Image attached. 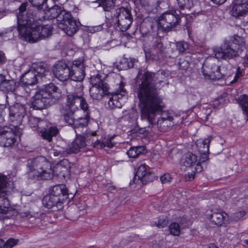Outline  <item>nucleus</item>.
<instances>
[{"label": "nucleus", "mask_w": 248, "mask_h": 248, "mask_svg": "<svg viewBox=\"0 0 248 248\" xmlns=\"http://www.w3.org/2000/svg\"><path fill=\"white\" fill-rule=\"evenodd\" d=\"M160 77L161 79L165 78L162 71L160 74L144 72L139 85L137 94L140 100L141 119L147 121L152 127L165 132L173 125L174 122L173 117L165 113L162 114L156 122H154L156 114L162 111L164 108L162 99L155 88V84L162 81L159 79Z\"/></svg>", "instance_id": "f257e3e1"}, {"label": "nucleus", "mask_w": 248, "mask_h": 248, "mask_svg": "<svg viewBox=\"0 0 248 248\" xmlns=\"http://www.w3.org/2000/svg\"><path fill=\"white\" fill-rule=\"evenodd\" d=\"M67 163V160H63L52 169L50 162L44 157L29 159L27 174L29 179L34 180L50 179L53 175L65 177L68 174V169L63 165Z\"/></svg>", "instance_id": "f03ea898"}, {"label": "nucleus", "mask_w": 248, "mask_h": 248, "mask_svg": "<svg viewBox=\"0 0 248 248\" xmlns=\"http://www.w3.org/2000/svg\"><path fill=\"white\" fill-rule=\"evenodd\" d=\"M246 48L245 39L235 35L228 40H224L220 46L213 48V54L217 59H232L239 56Z\"/></svg>", "instance_id": "7ed1b4c3"}, {"label": "nucleus", "mask_w": 248, "mask_h": 248, "mask_svg": "<svg viewBox=\"0 0 248 248\" xmlns=\"http://www.w3.org/2000/svg\"><path fill=\"white\" fill-rule=\"evenodd\" d=\"M61 90L53 83L45 85L36 93L31 105L35 109L41 110L57 102L61 97Z\"/></svg>", "instance_id": "20e7f679"}, {"label": "nucleus", "mask_w": 248, "mask_h": 248, "mask_svg": "<svg viewBox=\"0 0 248 248\" xmlns=\"http://www.w3.org/2000/svg\"><path fill=\"white\" fill-rule=\"evenodd\" d=\"M43 14V10L30 9L26 13L17 14V31L20 39L23 40L28 33L31 31L32 28L41 19V15Z\"/></svg>", "instance_id": "39448f33"}, {"label": "nucleus", "mask_w": 248, "mask_h": 248, "mask_svg": "<svg viewBox=\"0 0 248 248\" xmlns=\"http://www.w3.org/2000/svg\"><path fill=\"white\" fill-rule=\"evenodd\" d=\"M14 182L8 180L6 176L0 174V219L9 218L12 215V208L10 206L6 196L13 191Z\"/></svg>", "instance_id": "423d86ee"}, {"label": "nucleus", "mask_w": 248, "mask_h": 248, "mask_svg": "<svg viewBox=\"0 0 248 248\" xmlns=\"http://www.w3.org/2000/svg\"><path fill=\"white\" fill-rule=\"evenodd\" d=\"M106 18L108 27L113 26L118 28L121 31H127L133 22L130 10L124 7L116 9L113 15H109L108 13L106 14Z\"/></svg>", "instance_id": "0eeeda50"}, {"label": "nucleus", "mask_w": 248, "mask_h": 248, "mask_svg": "<svg viewBox=\"0 0 248 248\" xmlns=\"http://www.w3.org/2000/svg\"><path fill=\"white\" fill-rule=\"evenodd\" d=\"M88 105L85 99L79 93H70L66 96L65 105L61 109V113L63 118L68 119L69 115H74L77 111H86Z\"/></svg>", "instance_id": "6e6552de"}, {"label": "nucleus", "mask_w": 248, "mask_h": 248, "mask_svg": "<svg viewBox=\"0 0 248 248\" xmlns=\"http://www.w3.org/2000/svg\"><path fill=\"white\" fill-rule=\"evenodd\" d=\"M67 198L68 192L65 186L59 185L50 188L49 193L44 197L42 202L46 207L51 208L56 206L58 210H61L64 201Z\"/></svg>", "instance_id": "1a4fd4ad"}, {"label": "nucleus", "mask_w": 248, "mask_h": 248, "mask_svg": "<svg viewBox=\"0 0 248 248\" xmlns=\"http://www.w3.org/2000/svg\"><path fill=\"white\" fill-rule=\"evenodd\" d=\"M203 75L206 79L219 80L229 78L228 71L225 66H218L213 62H206L203 66Z\"/></svg>", "instance_id": "9d476101"}, {"label": "nucleus", "mask_w": 248, "mask_h": 248, "mask_svg": "<svg viewBox=\"0 0 248 248\" xmlns=\"http://www.w3.org/2000/svg\"><path fill=\"white\" fill-rule=\"evenodd\" d=\"M53 28L51 24L43 25L37 22L33 26L31 31L28 33L23 41L33 43L46 39L51 35Z\"/></svg>", "instance_id": "9b49d317"}, {"label": "nucleus", "mask_w": 248, "mask_h": 248, "mask_svg": "<svg viewBox=\"0 0 248 248\" xmlns=\"http://www.w3.org/2000/svg\"><path fill=\"white\" fill-rule=\"evenodd\" d=\"M181 18L176 11H167L160 16L157 26L159 30L164 32L169 31L178 26Z\"/></svg>", "instance_id": "f8f14e48"}, {"label": "nucleus", "mask_w": 248, "mask_h": 248, "mask_svg": "<svg viewBox=\"0 0 248 248\" xmlns=\"http://www.w3.org/2000/svg\"><path fill=\"white\" fill-rule=\"evenodd\" d=\"M9 110V121L11 124L16 129L22 123L26 114L25 108L23 105L17 103L10 107Z\"/></svg>", "instance_id": "ddd939ff"}, {"label": "nucleus", "mask_w": 248, "mask_h": 248, "mask_svg": "<svg viewBox=\"0 0 248 248\" xmlns=\"http://www.w3.org/2000/svg\"><path fill=\"white\" fill-rule=\"evenodd\" d=\"M16 130L14 128L4 126L0 127V146L9 147L13 146L16 142Z\"/></svg>", "instance_id": "4468645a"}, {"label": "nucleus", "mask_w": 248, "mask_h": 248, "mask_svg": "<svg viewBox=\"0 0 248 248\" xmlns=\"http://www.w3.org/2000/svg\"><path fill=\"white\" fill-rule=\"evenodd\" d=\"M95 135L93 133L92 135L88 136L81 135L79 134L77 135V137L75 140L69 145L68 147L65 150L67 154H76L83 149L86 146L91 143L90 141V139L89 137L93 136Z\"/></svg>", "instance_id": "2eb2a0df"}, {"label": "nucleus", "mask_w": 248, "mask_h": 248, "mask_svg": "<svg viewBox=\"0 0 248 248\" xmlns=\"http://www.w3.org/2000/svg\"><path fill=\"white\" fill-rule=\"evenodd\" d=\"M126 90L124 89V84L121 82L119 88L109 97L107 107L109 109L121 108L123 104L122 97L126 96Z\"/></svg>", "instance_id": "dca6fc26"}, {"label": "nucleus", "mask_w": 248, "mask_h": 248, "mask_svg": "<svg viewBox=\"0 0 248 248\" xmlns=\"http://www.w3.org/2000/svg\"><path fill=\"white\" fill-rule=\"evenodd\" d=\"M83 111L84 113V117H78L77 119H75L74 115H71L69 116L68 119L63 118L66 123L74 127L77 135L78 134V133L81 131L80 129L85 128L88 124L89 118V109L88 108L87 110Z\"/></svg>", "instance_id": "f3484780"}, {"label": "nucleus", "mask_w": 248, "mask_h": 248, "mask_svg": "<svg viewBox=\"0 0 248 248\" xmlns=\"http://www.w3.org/2000/svg\"><path fill=\"white\" fill-rule=\"evenodd\" d=\"M52 71L55 77L61 81H66L70 78V68L64 61L58 62L54 65Z\"/></svg>", "instance_id": "a211bd4d"}, {"label": "nucleus", "mask_w": 248, "mask_h": 248, "mask_svg": "<svg viewBox=\"0 0 248 248\" xmlns=\"http://www.w3.org/2000/svg\"><path fill=\"white\" fill-rule=\"evenodd\" d=\"M70 68V78L75 81H82L85 76V67L82 60H78L73 62Z\"/></svg>", "instance_id": "6ab92c4d"}, {"label": "nucleus", "mask_w": 248, "mask_h": 248, "mask_svg": "<svg viewBox=\"0 0 248 248\" xmlns=\"http://www.w3.org/2000/svg\"><path fill=\"white\" fill-rule=\"evenodd\" d=\"M109 86H92L90 89L91 97L93 99L100 100L109 93Z\"/></svg>", "instance_id": "aec40b11"}, {"label": "nucleus", "mask_w": 248, "mask_h": 248, "mask_svg": "<svg viewBox=\"0 0 248 248\" xmlns=\"http://www.w3.org/2000/svg\"><path fill=\"white\" fill-rule=\"evenodd\" d=\"M227 214L220 210H213L212 213L208 216V218L213 224L221 226L224 223L225 219Z\"/></svg>", "instance_id": "412c9836"}, {"label": "nucleus", "mask_w": 248, "mask_h": 248, "mask_svg": "<svg viewBox=\"0 0 248 248\" xmlns=\"http://www.w3.org/2000/svg\"><path fill=\"white\" fill-rule=\"evenodd\" d=\"M212 139V137L210 136L203 140H199L197 141V146L198 148L199 152L205 156V157H202V162L208 159L206 154L209 152V145Z\"/></svg>", "instance_id": "4be33fe9"}, {"label": "nucleus", "mask_w": 248, "mask_h": 248, "mask_svg": "<svg viewBox=\"0 0 248 248\" xmlns=\"http://www.w3.org/2000/svg\"><path fill=\"white\" fill-rule=\"evenodd\" d=\"M37 75L32 70H29L21 77L20 82L22 85L28 86L35 84L37 82Z\"/></svg>", "instance_id": "5701e85b"}, {"label": "nucleus", "mask_w": 248, "mask_h": 248, "mask_svg": "<svg viewBox=\"0 0 248 248\" xmlns=\"http://www.w3.org/2000/svg\"><path fill=\"white\" fill-rule=\"evenodd\" d=\"M73 20L74 19L70 12L63 10L58 17L57 20L58 26L60 29H63L65 27V24Z\"/></svg>", "instance_id": "b1692460"}, {"label": "nucleus", "mask_w": 248, "mask_h": 248, "mask_svg": "<svg viewBox=\"0 0 248 248\" xmlns=\"http://www.w3.org/2000/svg\"><path fill=\"white\" fill-rule=\"evenodd\" d=\"M16 87V83L13 79H4L0 83V90L4 93L13 92Z\"/></svg>", "instance_id": "393cba45"}, {"label": "nucleus", "mask_w": 248, "mask_h": 248, "mask_svg": "<svg viewBox=\"0 0 248 248\" xmlns=\"http://www.w3.org/2000/svg\"><path fill=\"white\" fill-rule=\"evenodd\" d=\"M197 162V156L190 152L186 154L181 160L183 165L187 168L193 166Z\"/></svg>", "instance_id": "a878e982"}, {"label": "nucleus", "mask_w": 248, "mask_h": 248, "mask_svg": "<svg viewBox=\"0 0 248 248\" xmlns=\"http://www.w3.org/2000/svg\"><path fill=\"white\" fill-rule=\"evenodd\" d=\"M248 12V6L233 4L231 11V15L236 17H239L244 16Z\"/></svg>", "instance_id": "bb28decb"}, {"label": "nucleus", "mask_w": 248, "mask_h": 248, "mask_svg": "<svg viewBox=\"0 0 248 248\" xmlns=\"http://www.w3.org/2000/svg\"><path fill=\"white\" fill-rule=\"evenodd\" d=\"M65 28L61 29L63 30L68 35L72 36L78 31V28L76 21L74 19L65 24Z\"/></svg>", "instance_id": "cd10ccee"}, {"label": "nucleus", "mask_w": 248, "mask_h": 248, "mask_svg": "<svg viewBox=\"0 0 248 248\" xmlns=\"http://www.w3.org/2000/svg\"><path fill=\"white\" fill-rule=\"evenodd\" d=\"M99 5L101 6L105 12H110L113 15L115 6L114 0H98Z\"/></svg>", "instance_id": "c85d7f7f"}, {"label": "nucleus", "mask_w": 248, "mask_h": 248, "mask_svg": "<svg viewBox=\"0 0 248 248\" xmlns=\"http://www.w3.org/2000/svg\"><path fill=\"white\" fill-rule=\"evenodd\" d=\"M153 41L150 53L153 55H158L161 53L164 49L162 43L159 41L157 38H154Z\"/></svg>", "instance_id": "c756f323"}, {"label": "nucleus", "mask_w": 248, "mask_h": 248, "mask_svg": "<svg viewBox=\"0 0 248 248\" xmlns=\"http://www.w3.org/2000/svg\"><path fill=\"white\" fill-rule=\"evenodd\" d=\"M58 133V130L56 127H50L41 132L42 137L49 142L51 141L52 137L56 136Z\"/></svg>", "instance_id": "7c9ffc66"}, {"label": "nucleus", "mask_w": 248, "mask_h": 248, "mask_svg": "<svg viewBox=\"0 0 248 248\" xmlns=\"http://www.w3.org/2000/svg\"><path fill=\"white\" fill-rule=\"evenodd\" d=\"M144 150L145 148L143 146L132 147L127 151L126 154L129 157L136 158L140 154L143 153Z\"/></svg>", "instance_id": "2f4dec72"}, {"label": "nucleus", "mask_w": 248, "mask_h": 248, "mask_svg": "<svg viewBox=\"0 0 248 248\" xmlns=\"http://www.w3.org/2000/svg\"><path fill=\"white\" fill-rule=\"evenodd\" d=\"M63 10H62L61 8L57 6L54 5L51 8H50L46 13V14L50 19L56 18L58 19V17L59 16L61 12Z\"/></svg>", "instance_id": "473e14b6"}, {"label": "nucleus", "mask_w": 248, "mask_h": 248, "mask_svg": "<svg viewBox=\"0 0 248 248\" xmlns=\"http://www.w3.org/2000/svg\"><path fill=\"white\" fill-rule=\"evenodd\" d=\"M157 1V0H140L141 5L148 11L156 8Z\"/></svg>", "instance_id": "72a5a7b5"}, {"label": "nucleus", "mask_w": 248, "mask_h": 248, "mask_svg": "<svg viewBox=\"0 0 248 248\" xmlns=\"http://www.w3.org/2000/svg\"><path fill=\"white\" fill-rule=\"evenodd\" d=\"M180 10H189L193 6V0H176Z\"/></svg>", "instance_id": "f704fd0d"}, {"label": "nucleus", "mask_w": 248, "mask_h": 248, "mask_svg": "<svg viewBox=\"0 0 248 248\" xmlns=\"http://www.w3.org/2000/svg\"><path fill=\"white\" fill-rule=\"evenodd\" d=\"M240 105L242 108L243 114L245 119L248 121V96L244 95L240 101Z\"/></svg>", "instance_id": "c9c22d12"}, {"label": "nucleus", "mask_w": 248, "mask_h": 248, "mask_svg": "<svg viewBox=\"0 0 248 248\" xmlns=\"http://www.w3.org/2000/svg\"><path fill=\"white\" fill-rule=\"evenodd\" d=\"M90 83L92 86H101L108 85V84L101 78L99 75L93 76L90 78Z\"/></svg>", "instance_id": "e433bc0d"}, {"label": "nucleus", "mask_w": 248, "mask_h": 248, "mask_svg": "<svg viewBox=\"0 0 248 248\" xmlns=\"http://www.w3.org/2000/svg\"><path fill=\"white\" fill-rule=\"evenodd\" d=\"M43 122L42 120H40L37 117L30 116L29 118V124L31 127L34 128V130L40 128L41 127V124Z\"/></svg>", "instance_id": "4c0bfd02"}, {"label": "nucleus", "mask_w": 248, "mask_h": 248, "mask_svg": "<svg viewBox=\"0 0 248 248\" xmlns=\"http://www.w3.org/2000/svg\"><path fill=\"white\" fill-rule=\"evenodd\" d=\"M146 166L145 164L140 165L137 171L136 176L138 177V179L141 181L143 177L145 176L147 172Z\"/></svg>", "instance_id": "58836bf2"}, {"label": "nucleus", "mask_w": 248, "mask_h": 248, "mask_svg": "<svg viewBox=\"0 0 248 248\" xmlns=\"http://www.w3.org/2000/svg\"><path fill=\"white\" fill-rule=\"evenodd\" d=\"M169 230L171 234L178 236L180 233V228L179 224L172 223L169 226Z\"/></svg>", "instance_id": "ea45409f"}, {"label": "nucleus", "mask_w": 248, "mask_h": 248, "mask_svg": "<svg viewBox=\"0 0 248 248\" xmlns=\"http://www.w3.org/2000/svg\"><path fill=\"white\" fill-rule=\"evenodd\" d=\"M115 136V135H113L112 136H108L106 138H105L103 140L104 147H113L114 146V145L117 143V142L113 141V140Z\"/></svg>", "instance_id": "a19ab883"}, {"label": "nucleus", "mask_w": 248, "mask_h": 248, "mask_svg": "<svg viewBox=\"0 0 248 248\" xmlns=\"http://www.w3.org/2000/svg\"><path fill=\"white\" fill-rule=\"evenodd\" d=\"M29 1L33 7L32 9L43 10L42 9V6L46 2V0H29Z\"/></svg>", "instance_id": "79ce46f5"}, {"label": "nucleus", "mask_w": 248, "mask_h": 248, "mask_svg": "<svg viewBox=\"0 0 248 248\" xmlns=\"http://www.w3.org/2000/svg\"><path fill=\"white\" fill-rule=\"evenodd\" d=\"M33 71L36 72L37 76L41 77L46 76L48 72V71L47 70V69L45 68L42 65L37 66Z\"/></svg>", "instance_id": "37998d69"}, {"label": "nucleus", "mask_w": 248, "mask_h": 248, "mask_svg": "<svg viewBox=\"0 0 248 248\" xmlns=\"http://www.w3.org/2000/svg\"><path fill=\"white\" fill-rule=\"evenodd\" d=\"M132 62H129L127 59H123L120 63V67L121 69H127L133 67Z\"/></svg>", "instance_id": "c03bdc74"}, {"label": "nucleus", "mask_w": 248, "mask_h": 248, "mask_svg": "<svg viewBox=\"0 0 248 248\" xmlns=\"http://www.w3.org/2000/svg\"><path fill=\"white\" fill-rule=\"evenodd\" d=\"M246 215V212L244 211L236 212L231 217V220L233 221L237 222L240 220Z\"/></svg>", "instance_id": "a18cd8bd"}, {"label": "nucleus", "mask_w": 248, "mask_h": 248, "mask_svg": "<svg viewBox=\"0 0 248 248\" xmlns=\"http://www.w3.org/2000/svg\"><path fill=\"white\" fill-rule=\"evenodd\" d=\"M155 178V175L153 172L148 171L146 173L143 179L141 180L142 183H147L152 182Z\"/></svg>", "instance_id": "49530a36"}, {"label": "nucleus", "mask_w": 248, "mask_h": 248, "mask_svg": "<svg viewBox=\"0 0 248 248\" xmlns=\"http://www.w3.org/2000/svg\"><path fill=\"white\" fill-rule=\"evenodd\" d=\"M177 49L180 53L184 52L188 48V45L186 43L181 41L176 43Z\"/></svg>", "instance_id": "de8ad7c7"}, {"label": "nucleus", "mask_w": 248, "mask_h": 248, "mask_svg": "<svg viewBox=\"0 0 248 248\" xmlns=\"http://www.w3.org/2000/svg\"><path fill=\"white\" fill-rule=\"evenodd\" d=\"M18 242V240L13 238H10L5 242L4 247L5 248H12L14 246L16 245Z\"/></svg>", "instance_id": "09e8293b"}, {"label": "nucleus", "mask_w": 248, "mask_h": 248, "mask_svg": "<svg viewBox=\"0 0 248 248\" xmlns=\"http://www.w3.org/2000/svg\"><path fill=\"white\" fill-rule=\"evenodd\" d=\"M243 76V71L240 69L239 67L237 68V70L235 76L234 77V78L233 80L230 81V83H234L237 81L238 78L241 77Z\"/></svg>", "instance_id": "8fccbe9b"}, {"label": "nucleus", "mask_w": 248, "mask_h": 248, "mask_svg": "<svg viewBox=\"0 0 248 248\" xmlns=\"http://www.w3.org/2000/svg\"><path fill=\"white\" fill-rule=\"evenodd\" d=\"M171 177L169 173H165L162 175L160 180L162 184L167 183L171 181Z\"/></svg>", "instance_id": "3c124183"}, {"label": "nucleus", "mask_w": 248, "mask_h": 248, "mask_svg": "<svg viewBox=\"0 0 248 248\" xmlns=\"http://www.w3.org/2000/svg\"><path fill=\"white\" fill-rule=\"evenodd\" d=\"M233 4H237L238 5H243L248 6V0H233Z\"/></svg>", "instance_id": "603ef678"}, {"label": "nucleus", "mask_w": 248, "mask_h": 248, "mask_svg": "<svg viewBox=\"0 0 248 248\" xmlns=\"http://www.w3.org/2000/svg\"><path fill=\"white\" fill-rule=\"evenodd\" d=\"M27 5H28V4L27 2H24V3H23L22 4H21V5L19 7V13H17V14L26 13V12H27L26 11V10Z\"/></svg>", "instance_id": "864d4df0"}, {"label": "nucleus", "mask_w": 248, "mask_h": 248, "mask_svg": "<svg viewBox=\"0 0 248 248\" xmlns=\"http://www.w3.org/2000/svg\"><path fill=\"white\" fill-rule=\"evenodd\" d=\"M189 66V63L186 61H183L179 62V67L182 69H186Z\"/></svg>", "instance_id": "5fc2aeb1"}, {"label": "nucleus", "mask_w": 248, "mask_h": 248, "mask_svg": "<svg viewBox=\"0 0 248 248\" xmlns=\"http://www.w3.org/2000/svg\"><path fill=\"white\" fill-rule=\"evenodd\" d=\"M93 146L94 148H96L98 149H101L104 147L103 141L102 140V142H101L99 140H97L95 142L93 143Z\"/></svg>", "instance_id": "6e6d98bb"}, {"label": "nucleus", "mask_w": 248, "mask_h": 248, "mask_svg": "<svg viewBox=\"0 0 248 248\" xmlns=\"http://www.w3.org/2000/svg\"><path fill=\"white\" fill-rule=\"evenodd\" d=\"M6 58L4 53L0 50V64H3L5 62Z\"/></svg>", "instance_id": "4d7b16f0"}, {"label": "nucleus", "mask_w": 248, "mask_h": 248, "mask_svg": "<svg viewBox=\"0 0 248 248\" xmlns=\"http://www.w3.org/2000/svg\"><path fill=\"white\" fill-rule=\"evenodd\" d=\"M196 166L195 167V171L197 172H201L202 170V168L200 162H196Z\"/></svg>", "instance_id": "13d9d810"}, {"label": "nucleus", "mask_w": 248, "mask_h": 248, "mask_svg": "<svg viewBox=\"0 0 248 248\" xmlns=\"http://www.w3.org/2000/svg\"><path fill=\"white\" fill-rule=\"evenodd\" d=\"M167 223L165 220L161 221V219L158 220V223L157 226L159 228H163L166 226Z\"/></svg>", "instance_id": "bf43d9fd"}, {"label": "nucleus", "mask_w": 248, "mask_h": 248, "mask_svg": "<svg viewBox=\"0 0 248 248\" xmlns=\"http://www.w3.org/2000/svg\"><path fill=\"white\" fill-rule=\"evenodd\" d=\"M21 216L23 217H27L28 218H30L31 217L30 212H23L21 214Z\"/></svg>", "instance_id": "052dcab7"}, {"label": "nucleus", "mask_w": 248, "mask_h": 248, "mask_svg": "<svg viewBox=\"0 0 248 248\" xmlns=\"http://www.w3.org/2000/svg\"><path fill=\"white\" fill-rule=\"evenodd\" d=\"M226 0H211L212 2L217 4H222L224 3Z\"/></svg>", "instance_id": "680f3d73"}, {"label": "nucleus", "mask_w": 248, "mask_h": 248, "mask_svg": "<svg viewBox=\"0 0 248 248\" xmlns=\"http://www.w3.org/2000/svg\"><path fill=\"white\" fill-rule=\"evenodd\" d=\"M5 16V12L3 10H0V19Z\"/></svg>", "instance_id": "e2e57ef3"}, {"label": "nucleus", "mask_w": 248, "mask_h": 248, "mask_svg": "<svg viewBox=\"0 0 248 248\" xmlns=\"http://www.w3.org/2000/svg\"><path fill=\"white\" fill-rule=\"evenodd\" d=\"M4 245H5V241H3L2 239H0V248L4 247Z\"/></svg>", "instance_id": "0e129e2a"}, {"label": "nucleus", "mask_w": 248, "mask_h": 248, "mask_svg": "<svg viewBox=\"0 0 248 248\" xmlns=\"http://www.w3.org/2000/svg\"><path fill=\"white\" fill-rule=\"evenodd\" d=\"M208 248H218V247L214 244H210L208 246Z\"/></svg>", "instance_id": "69168bd1"}, {"label": "nucleus", "mask_w": 248, "mask_h": 248, "mask_svg": "<svg viewBox=\"0 0 248 248\" xmlns=\"http://www.w3.org/2000/svg\"><path fill=\"white\" fill-rule=\"evenodd\" d=\"M53 154L55 156H58L61 154V153L59 151L54 150Z\"/></svg>", "instance_id": "338daca9"}, {"label": "nucleus", "mask_w": 248, "mask_h": 248, "mask_svg": "<svg viewBox=\"0 0 248 248\" xmlns=\"http://www.w3.org/2000/svg\"><path fill=\"white\" fill-rule=\"evenodd\" d=\"M94 29H96V30H95V29H93L94 31H99L100 29H101V27L100 26L96 27H94Z\"/></svg>", "instance_id": "774afa93"}]
</instances>
